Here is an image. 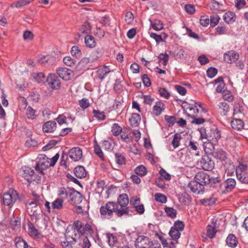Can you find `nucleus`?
Instances as JSON below:
<instances>
[{"mask_svg": "<svg viewBox=\"0 0 248 248\" xmlns=\"http://www.w3.org/2000/svg\"><path fill=\"white\" fill-rule=\"evenodd\" d=\"M184 103L185 104L184 107L185 108L186 113L187 116L192 119V121L191 122L192 124H202L205 122H208V121L204 118H196L197 114L199 112L197 106L201 107L202 105V103L199 102H196L194 100H191V103H190L186 102Z\"/></svg>", "mask_w": 248, "mask_h": 248, "instance_id": "obj_1", "label": "nucleus"}, {"mask_svg": "<svg viewBox=\"0 0 248 248\" xmlns=\"http://www.w3.org/2000/svg\"><path fill=\"white\" fill-rule=\"evenodd\" d=\"M115 202H108L105 206H101L100 212L101 217L103 218L110 219L115 212Z\"/></svg>", "mask_w": 248, "mask_h": 248, "instance_id": "obj_2", "label": "nucleus"}, {"mask_svg": "<svg viewBox=\"0 0 248 248\" xmlns=\"http://www.w3.org/2000/svg\"><path fill=\"white\" fill-rule=\"evenodd\" d=\"M37 159L38 160L36 162L35 170L39 171L41 174H44L43 170L50 167L49 164V160L45 155H40Z\"/></svg>", "mask_w": 248, "mask_h": 248, "instance_id": "obj_3", "label": "nucleus"}, {"mask_svg": "<svg viewBox=\"0 0 248 248\" xmlns=\"http://www.w3.org/2000/svg\"><path fill=\"white\" fill-rule=\"evenodd\" d=\"M236 186V181L233 178H228L219 185L220 192L227 193L232 191Z\"/></svg>", "mask_w": 248, "mask_h": 248, "instance_id": "obj_4", "label": "nucleus"}, {"mask_svg": "<svg viewBox=\"0 0 248 248\" xmlns=\"http://www.w3.org/2000/svg\"><path fill=\"white\" fill-rule=\"evenodd\" d=\"M46 82L48 86L52 89L57 90L61 88V81L55 74H49L46 78Z\"/></svg>", "mask_w": 248, "mask_h": 248, "instance_id": "obj_5", "label": "nucleus"}, {"mask_svg": "<svg viewBox=\"0 0 248 248\" xmlns=\"http://www.w3.org/2000/svg\"><path fill=\"white\" fill-rule=\"evenodd\" d=\"M18 198V195L16 191L12 193H4L3 196V202L5 205L12 206Z\"/></svg>", "mask_w": 248, "mask_h": 248, "instance_id": "obj_6", "label": "nucleus"}, {"mask_svg": "<svg viewBox=\"0 0 248 248\" xmlns=\"http://www.w3.org/2000/svg\"><path fill=\"white\" fill-rule=\"evenodd\" d=\"M56 72L61 78L66 81L70 80L74 76L73 71L66 68L59 67Z\"/></svg>", "mask_w": 248, "mask_h": 248, "instance_id": "obj_7", "label": "nucleus"}, {"mask_svg": "<svg viewBox=\"0 0 248 248\" xmlns=\"http://www.w3.org/2000/svg\"><path fill=\"white\" fill-rule=\"evenodd\" d=\"M188 187L193 193L197 194H203L205 189V187L201 183H198L195 180L189 183Z\"/></svg>", "mask_w": 248, "mask_h": 248, "instance_id": "obj_8", "label": "nucleus"}, {"mask_svg": "<svg viewBox=\"0 0 248 248\" xmlns=\"http://www.w3.org/2000/svg\"><path fill=\"white\" fill-rule=\"evenodd\" d=\"M194 179L198 183H201L204 187L209 185L211 181L209 175L203 171L197 173L195 176Z\"/></svg>", "mask_w": 248, "mask_h": 248, "instance_id": "obj_9", "label": "nucleus"}, {"mask_svg": "<svg viewBox=\"0 0 248 248\" xmlns=\"http://www.w3.org/2000/svg\"><path fill=\"white\" fill-rule=\"evenodd\" d=\"M152 241L149 237L140 235L137 237L135 245L137 248H148Z\"/></svg>", "mask_w": 248, "mask_h": 248, "instance_id": "obj_10", "label": "nucleus"}, {"mask_svg": "<svg viewBox=\"0 0 248 248\" xmlns=\"http://www.w3.org/2000/svg\"><path fill=\"white\" fill-rule=\"evenodd\" d=\"M23 177L28 181L29 183H31L33 181H35L36 179V177L34 174V171L31 168L24 166L22 168Z\"/></svg>", "mask_w": 248, "mask_h": 248, "instance_id": "obj_11", "label": "nucleus"}, {"mask_svg": "<svg viewBox=\"0 0 248 248\" xmlns=\"http://www.w3.org/2000/svg\"><path fill=\"white\" fill-rule=\"evenodd\" d=\"M239 55L234 50H230L224 54V61L228 63L231 64L235 62L239 59Z\"/></svg>", "mask_w": 248, "mask_h": 248, "instance_id": "obj_12", "label": "nucleus"}, {"mask_svg": "<svg viewBox=\"0 0 248 248\" xmlns=\"http://www.w3.org/2000/svg\"><path fill=\"white\" fill-rule=\"evenodd\" d=\"M200 162L202 168L205 170H211L214 168V162L207 155H203Z\"/></svg>", "mask_w": 248, "mask_h": 248, "instance_id": "obj_13", "label": "nucleus"}, {"mask_svg": "<svg viewBox=\"0 0 248 248\" xmlns=\"http://www.w3.org/2000/svg\"><path fill=\"white\" fill-rule=\"evenodd\" d=\"M70 200L72 204L77 205L80 203L83 200V196L78 191L72 189L69 196Z\"/></svg>", "mask_w": 248, "mask_h": 248, "instance_id": "obj_14", "label": "nucleus"}, {"mask_svg": "<svg viewBox=\"0 0 248 248\" xmlns=\"http://www.w3.org/2000/svg\"><path fill=\"white\" fill-rule=\"evenodd\" d=\"M82 156V151L79 147L72 148L69 152V156L74 161L81 159Z\"/></svg>", "mask_w": 248, "mask_h": 248, "instance_id": "obj_15", "label": "nucleus"}, {"mask_svg": "<svg viewBox=\"0 0 248 248\" xmlns=\"http://www.w3.org/2000/svg\"><path fill=\"white\" fill-rule=\"evenodd\" d=\"M220 137V133L217 128H212L210 129L209 134L207 138V140L212 141V143H217L218 140Z\"/></svg>", "mask_w": 248, "mask_h": 248, "instance_id": "obj_16", "label": "nucleus"}, {"mask_svg": "<svg viewBox=\"0 0 248 248\" xmlns=\"http://www.w3.org/2000/svg\"><path fill=\"white\" fill-rule=\"evenodd\" d=\"M165 120L169 124H186V122L183 118H179L175 116L165 115Z\"/></svg>", "mask_w": 248, "mask_h": 248, "instance_id": "obj_17", "label": "nucleus"}, {"mask_svg": "<svg viewBox=\"0 0 248 248\" xmlns=\"http://www.w3.org/2000/svg\"><path fill=\"white\" fill-rule=\"evenodd\" d=\"M115 213L118 217H121L124 215H128L129 214V210L128 206H119L115 202Z\"/></svg>", "mask_w": 248, "mask_h": 248, "instance_id": "obj_18", "label": "nucleus"}, {"mask_svg": "<svg viewBox=\"0 0 248 248\" xmlns=\"http://www.w3.org/2000/svg\"><path fill=\"white\" fill-rule=\"evenodd\" d=\"M241 169L242 168H236L237 178L242 183L248 184V173L242 170Z\"/></svg>", "mask_w": 248, "mask_h": 248, "instance_id": "obj_19", "label": "nucleus"}, {"mask_svg": "<svg viewBox=\"0 0 248 248\" xmlns=\"http://www.w3.org/2000/svg\"><path fill=\"white\" fill-rule=\"evenodd\" d=\"M213 156L220 161H225L227 159L226 153L222 149L214 150L212 152Z\"/></svg>", "mask_w": 248, "mask_h": 248, "instance_id": "obj_20", "label": "nucleus"}, {"mask_svg": "<svg viewBox=\"0 0 248 248\" xmlns=\"http://www.w3.org/2000/svg\"><path fill=\"white\" fill-rule=\"evenodd\" d=\"M55 62V58L51 55L44 56L40 58L39 62L44 65H53Z\"/></svg>", "mask_w": 248, "mask_h": 248, "instance_id": "obj_21", "label": "nucleus"}, {"mask_svg": "<svg viewBox=\"0 0 248 248\" xmlns=\"http://www.w3.org/2000/svg\"><path fill=\"white\" fill-rule=\"evenodd\" d=\"M165 109V105L163 103L160 101H157L153 108V112L156 115H159Z\"/></svg>", "mask_w": 248, "mask_h": 248, "instance_id": "obj_22", "label": "nucleus"}, {"mask_svg": "<svg viewBox=\"0 0 248 248\" xmlns=\"http://www.w3.org/2000/svg\"><path fill=\"white\" fill-rule=\"evenodd\" d=\"M56 120L59 124H66L72 123L74 119L72 118L71 115L68 114H67V116H66L64 114H62L59 115Z\"/></svg>", "mask_w": 248, "mask_h": 248, "instance_id": "obj_23", "label": "nucleus"}, {"mask_svg": "<svg viewBox=\"0 0 248 248\" xmlns=\"http://www.w3.org/2000/svg\"><path fill=\"white\" fill-rule=\"evenodd\" d=\"M110 72L109 68L107 66H103L97 71L98 78L103 80Z\"/></svg>", "mask_w": 248, "mask_h": 248, "instance_id": "obj_24", "label": "nucleus"}, {"mask_svg": "<svg viewBox=\"0 0 248 248\" xmlns=\"http://www.w3.org/2000/svg\"><path fill=\"white\" fill-rule=\"evenodd\" d=\"M121 135V139L125 142H128L132 140L133 138L131 136V132L129 129L122 128Z\"/></svg>", "mask_w": 248, "mask_h": 248, "instance_id": "obj_25", "label": "nucleus"}, {"mask_svg": "<svg viewBox=\"0 0 248 248\" xmlns=\"http://www.w3.org/2000/svg\"><path fill=\"white\" fill-rule=\"evenodd\" d=\"M74 173L79 178H84L87 174L86 171L82 166H78L76 167L74 169Z\"/></svg>", "mask_w": 248, "mask_h": 248, "instance_id": "obj_26", "label": "nucleus"}, {"mask_svg": "<svg viewBox=\"0 0 248 248\" xmlns=\"http://www.w3.org/2000/svg\"><path fill=\"white\" fill-rule=\"evenodd\" d=\"M224 167L225 172L227 173V175H231L234 173V171H236V168H235L234 166L230 160H228L225 162Z\"/></svg>", "mask_w": 248, "mask_h": 248, "instance_id": "obj_27", "label": "nucleus"}, {"mask_svg": "<svg viewBox=\"0 0 248 248\" xmlns=\"http://www.w3.org/2000/svg\"><path fill=\"white\" fill-rule=\"evenodd\" d=\"M178 200L180 202L186 205H188L191 202L190 196L186 192L178 195Z\"/></svg>", "mask_w": 248, "mask_h": 248, "instance_id": "obj_28", "label": "nucleus"}, {"mask_svg": "<svg viewBox=\"0 0 248 248\" xmlns=\"http://www.w3.org/2000/svg\"><path fill=\"white\" fill-rule=\"evenodd\" d=\"M75 230H76L81 235L85 234L84 224L79 220L75 221L73 224Z\"/></svg>", "mask_w": 248, "mask_h": 248, "instance_id": "obj_29", "label": "nucleus"}, {"mask_svg": "<svg viewBox=\"0 0 248 248\" xmlns=\"http://www.w3.org/2000/svg\"><path fill=\"white\" fill-rule=\"evenodd\" d=\"M72 189L69 188H65L64 187H61L58 190V195L60 197V198L62 199H67L70 196Z\"/></svg>", "mask_w": 248, "mask_h": 248, "instance_id": "obj_30", "label": "nucleus"}, {"mask_svg": "<svg viewBox=\"0 0 248 248\" xmlns=\"http://www.w3.org/2000/svg\"><path fill=\"white\" fill-rule=\"evenodd\" d=\"M29 227V234L30 236L38 238L40 237V233L39 232V231L36 229L34 227V225L30 222L28 224Z\"/></svg>", "mask_w": 248, "mask_h": 248, "instance_id": "obj_31", "label": "nucleus"}, {"mask_svg": "<svg viewBox=\"0 0 248 248\" xmlns=\"http://www.w3.org/2000/svg\"><path fill=\"white\" fill-rule=\"evenodd\" d=\"M226 244L230 247L235 248L237 244L236 236L233 234H230L226 239Z\"/></svg>", "mask_w": 248, "mask_h": 248, "instance_id": "obj_32", "label": "nucleus"}, {"mask_svg": "<svg viewBox=\"0 0 248 248\" xmlns=\"http://www.w3.org/2000/svg\"><path fill=\"white\" fill-rule=\"evenodd\" d=\"M129 203L128 196L126 194H123L119 195L118 198L117 204L119 206H127Z\"/></svg>", "mask_w": 248, "mask_h": 248, "instance_id": "obj_33", "label": "nucleus"}, {"mask_svg": "<svg viewBox=\"0 0 248 248\" xmlns=\"http://www.w3.org/2000/svg\"><path fill=\"white\" fill-rule=\"evenodd\" d=\"M15 245L16 248H28L29 246L22 238L17 237L15 239Z\"/></svg>", "mask_w": 248, "mask_h": 248, "instance_id": "obj_34", "label": "nucleus"}, {"mask_svg": "<svg viewBox=\"0 0 248 248\" xmlns=\"http://www.w3.org/2000/svg\"><path fill=\"white\" fill-rule=\"evenodd\" d=\"M91 30V26L88 22H85L79 28L78 35L80 37L83 34L88 33Z\"/></svg>", "mask_w": 248, "mask_h": 248, "instance_id": "obj_35", "label": "nucleus"}, {"mask_svg": "<svg viewBox=\"0 0 248 248\" xmlns=\"http://www.w3.org/2000/svg\"><path fill=\"white\" fill-rule=\"evenodd\" d=\"M169 234L171 237L170 239H172L173 241H175V243H178L177 240L180 237L181 232L171 227Z\"/></svg>", "mask_w": 248, "mask_h": 248, "instance_id": "obj_36", "label": "nucleus"}, {"mask_svg": "<svg viewBox=\"0 0 248 248\" xmlns=\"http://www.w3.org/2000/svg\"><path fill=\"white\" fill-rule=\"evenodd\" d=\"M85 43L87 46L90 48H93L96 45L94 37L90 35H87L85 36Z\"/></svg>", "mask_w": 248, "mask_h": 248, "instance_id": "obj_37", "label": "nucleus"}, {"mask_svg": "<svg viewBox=\"0 0 248 248\" xmlns=\"http://www.w3.org/2000/svg\"><path fill=\"white\" fill-rule=\"evenodd\" d=\"M235 14L232 12L226 13L223 16V19L225 22L227 23L234 22L235 21Z\"/></svg>", "mask_w": 248, "mask_h": 248, "instance_id": "obj_38", "label": "nucleus"}, {"mask_svg": "<svg viewBox=\"0 0 248 248\" xmlns=\"http://www.w3.org/2000/svg\"><path fill=\"white\" fill-rule=\"evenodd\" d=\"M33 0H18L16 2L12 3L11 5V7L20 8L30 3L31 1Z\"/></svg>", "mask_w": 248, "mask_h": 248, "instance_id": "obj_39", "label": "nucleus"}, {"mask_svg": "<svg viewBox=\"0 0 248 248\" xmlns=\"http://www.w3.org/2000/svg\"><path fill=\"white\" fill-rule=\"evenodd\" d=\"M94 153L102 160H104V156L102 151L100 147V146L97 143L96 141H95L94 146Z\"/></svg>", "mask_w": 248, "mask_h": 248, "instance_id": "obj_40", "label": "nucleus"}, {"mask_svg": "<svg viewBox=\"0 0 248 248\" xmlns=\"http://www.w3.org/2000/svg\"><path fill=\"white\" fill-rule=\"evenodd\" d=\"M63 201L61 198H57L52 203V207L54 209L60 210L63 207Z\"/></svg>", "mask_w": 248, "mask_h": 248, "instance_id": "obj_41", "label": "nucleus"}, {"mask_svg": "<svg viewBox=\"0 0 248 248\" xmlns=\"http://www.w3.org/2000/svg\"><path fill=\"white\" fill-rule=\"evenodd\" d=\"M210 184L212 187L217 189L218 192H220L219 190V185L221 183H220V179L219 177L213 178L212 179L211 178Z\"/></svg>", "mask_w": 248, "mask_h": 248, "instance_id": "obj_42", "label": "nucleus"}, {"mask_svg": "<svg viewBox=\"0 0 248 248\" xmlns=\"http://www.w3.org/2000/svg\"><path fill=\"white\" fill-rule=\"evenodd\" d=\"M165 211L168 217L171 218H174L176 217L177 211L172 207H166Z\"/></svg>", "mask_w": 248, "mask_h": 248, "instance_id": "obj_43", "label": "nucleus"}, {"mask_svg": "<svg viewBox=\"0 0 248 248\" xmlns=\"http://www.w3.org/2000/svg\"><path fill=\"white\" fill-rule=\"evenodd\" d=\"M216 199L215 198H209L202 199L200 200V203L205 206H209L215 203Z\"/></svg>", "mask_w": 248, "mask_h": 248, "instance_id": "obj_44", "label": "nucleus"}, {"mask_svg": "<svg viewBox=\"0 0 248 248\" xmlns=\"http://www.w3.org/2000/svg\"><path fill=\"white\" fill-rule=\"evenodd\" d=\"M101 56V53L97 50L93 51L89 55V59L93 62L96 61Z\"/></svg>", "mask_w": 248, "mask_h": 248, "instance_id": "obj_45", "label": "nucleus"}, {"mask_svg": "<svg viewBox=\"0 0 248 248\" xmlns=\"http://www.w3.org/2000/svg\"><path fill=\"white\" fill-rule=\"evenodd\" d=\"M181 139V136L180 134L176 133L174 135L171 144L174 148L178 147L180 145V141Z\"/></svg>", "mask_w": 248, "mask_h": 248, "instance_id": "obj_46", "label": "nucleus"}, {"mask_svg": "<svg viewBox=\"0 0 248 248\" xmlns=\"http://www.w3.org/2000/svg\"><path fill=\"white\" fill-rule=\"evenodd\" d=\"M201 135V138L202 140L205 139V140H207V138L209 134V129L207 130L206 128L204 127H202L198 129Z\"/></svg>", "mask_w": 248, "mask_h": 248, "instance_id": "obj_47", "label": "nucleus"}, {"mask_svg": "<svg viewBox=\"0 0 248 248\" xmlns=\"http://www.w3.org/2000/svg\"><path fill=\"white\" fill-rule=\"evenodd\" d=\"M92 63L89 57H84L80 60L79 64L81 67L85 68L91 66Z\"/></svg>", "mask_w": 248, "mask_h": 248, "instance_id": "obj_48", "label": "nucleus"}, {"mask_svg": "<svg viewBox=\"0 0 248 248\" xmlns=\"http://www.w3.org/2000/svg\"><path fill=\"white\" fill-rule=\"evenodd\" d=\"M60 140H51L49 141V142L46 144V145L45 146H44L42 148V150L44 151H47L48 150H49L50 149H51L52 148H53L54 146H55Z\"/></svg>", "mask_w": 248, "mask_h": 248, "instance_id": "obj_49", "label": "nucleus"}, {"mask_svg": "<svg viewBox=\"0 0 248 248\" xmlns=\"http://www.w3.org/2000/svg\"><path fill=\"white\" fill-rule=\"evenodd\" d=\"M116 161L119 165H123L125 164V158L124 156L121 153L115 154Z\"/></svg>", "mask_w": 248, "mask_h": 248, "instance_id": "obj_50", "label": "nucleus"}, {"mask_svg": "<svg viewBox=\"0 0 248 248\" xmlns=\"http://www.w3.org/2000/svg\"><path fill=\"white\" fill-rule=\"evenodd\" d=\"M140 116L138 113H134L129 118L131 124H138L140 121Z\"/></svg>", "mask_w": 248, "mask_h": 248, "instance_id": "obj_51", "label": "nucleus"}, {"mask_svg": "<svg viewBox=\"0 0 248 248\" xmlns=\"http://www.w3.org/2000/svg\"><path fill=\"white\" fill-rule=\"evenodd\" d=\"M93 112L94 116L98 120H103L106 118L104 112L103 111H101L99 110L93 109Z\"/></svg>", "mask_w": 248, "mask_h": 248, "instance_id": "obj_52", "label": "nucleus"}, {"mask_svg": "<svg viewBox=\"0 0 248 248\" xmlns=\"http://www.w3.org/2000/svg\"><path fill=\"white\" fill-rule=\"evenodd\" d=\"M135 171L137 174L140 176H144L147 173L146 168L142 165L137 167L136 168Z\"/></svg>", "mask_w": 248, "mask_h": 248, "instance_id": "obj_53", "label": "nucleus"}, {"mask_svg": "<svg viewBox=\"0 0 248 248\" xmlns=\"http://www.w3.org/2000/svg\"><path fill=\"white\" fill-rule=\"evenodd\" d=\"M212 5L210 6V9L211 10H219L221 9L222 4L219 3L218 1L215 0H212L211 1Z\"/></svg>", "mask_w": 248, "mask_h": 248, "instance_id": "obj_54", "label": "nucleus"}, {"mask_svg": "<svg viewBox=\"0 0 248 248\" xmlns=\"http://www.w3.org/2000/svg\"><path fill=\"white\" fill-rule=\"evenodd\" d=\"M222 95L224 100L229 102L232 101L233 100V95L231 92L228 90H223Z\"/></svg>", "mask_w": 248, "mask_h": 248, "instance_id": "obj_55", "label": "nucleus"}, {"mask_svg": "<svg viewBox=\"0 0 248 248\" xmlns=\"http://www.w3.org/2000/svg\"><path fill=\"white\" fill-rule=\"evenodd\" d=\"M81 248H90L91 243L87 236H84L81 242L79 243Z\"/></svg>", "mask_w": 248, "mask_h": 248, "instance_id": "obj_56", "label": "nucleus"}, {"mask_svg": "<svg viewBox=\"0 0 248 248\" xmlns=\"http://www.w3.org/2000/svg\"><path fill=\"white\" fill-rule=\"evenodd\" d=\"M217 232L216 229L212 226L209 225L207 227V236L210 238H213L215 237Z\"/></svg>", "mask_w": 248, "mask_h": 248, "instance_id": "obj_57", "label": "nucleus"}, {"mask_svg": "<svg viewBox=\"0 0 248 248\" xmlns=\"http://www.w3.org/2000/svg\"><path fill=\"white\" fill-rule=\"evenodd\" d=\"M23 37L25 41H31L33 40L34 35L31 31H26L23 33Z\"/></svg>", "mask_w": 248, "mask_h": 248, "instance_id": "obj_58", "label": "nucleus"}, {"mask_svg": "<svg viewBox=\"0 0 248 248\" xmlns=\"http://www.w3.org/2000/svg\"><path fill=\"white\" fill-rule=\"evenodd\" d=\"M155 198L156 201L162 203H166L167 202V197L161 193H156Z\"/></svg>", "mask_w": 248, "mask_h": 248, "instance_id": "obj_59", "label": "nucleus"}, {"mask_svg": "<svg viewBox=\"0 0 248 248\" xmlns=\"http://www.w3.org/2000/svg\"><path fill=\"white\" fill-rule=\"evenodd\" d=\"M56 128V125H43L42 129L44 132L51 133Z\"/></svg>", "mask_w": 248, "mask_h": 248, "instance_id": "obj_60", "label": "nucleus"}, {"mask_svg": "<svg viewBox=\"0 0 248 248\" xmlns=\"http://www.w3.org/2000/svg\"><path fill=\"white\" fill-rule=\"evenodd\" d=\"M35 110L31 107H28L27 108L26 115L27 117L30 119H34L35 118Z\"/></svg>", "mask_w": 248, "mask_h": 248, "instance_id": "obj_61", "label": "nucleus"}, {"mask_svg": "<svg viewBox=\"0 0 248 248\" xmlns=\"http://www.w3.org/2000/svg\"><path fill=\"white\" fill-rule=\"evenodd\" d=\"M152 27L156 31L161 30L163 28L162 23L160 21L155 20L151 24Z\"/></svg>", "mask_w": 248, "mask_h": 248, "instance_id": "obj_62", "label": "nucleus"}, {"mask_svg": "<svg viewBox=\"0 0 248 248\" xmlns=\"http://www.w3.org/2000/svg\"><path fill=\"white\" fill-rule=\"evenodd\" d=\"M111 131L113 135L118 136L122 131V127L119 125H113L111 128Z\"/></svg>", "mask_w": 248, "mask_h": 248, "instance_id": "obj_63", "label": "nucleus"}, {"mask_svg": "<svg viewBox=\"0 0 248 248\" xmlns=\"http://www.w3.org/2000/svg\"><path fill=\"white\" fill-rule=\"evenodd\" d=\"M107 239L109 245H112L115 243L117 241V238L112 234L107 233L106 234Z\"/></svg>", "mask_w": 248, "mask_h": 248, "instance_id": "obj_64", "label": "nucleus"}]
</instances>
